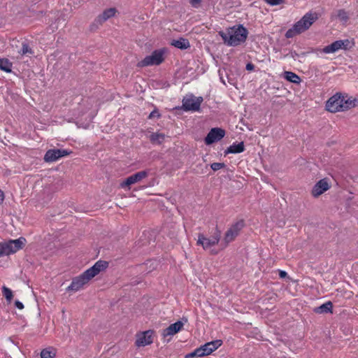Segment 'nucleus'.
Instances as JSON below:
<instances>
[{
    "mask_svg": "<svg viewBox=\"0 0 358 358\" xmlns=\"http://www.w3.org/2000/svg\"><path fill=\"white\" fill-rule=\"evenodd\" d=\"M71 153L67 150L61 149H52L46 152L44 156V161L45 162H54L61 157L68 156Z\"/></svg>",
    "mask_w": 358,
    "mask_h": 358,
    "instance_id": "f8f14e48",
    "label": "nucleus"
},
{
    "mask_svg": "<svg viewBox=\"0 0 358 358\" xmlns=\"http://www.w3.org/2000/svg\"><path fill=\"white\" fill-rule=\"evenodd\" d=\"M15 303V306H16L18 309L22 310V309H23V308H24V305L22 304V302H20V301H16Z\"/></svg>",
    "mask_w": 358,
    "mask_h": 358,
    "instance_id": "473e14b6",
    "label": "nucleus"
},
{
    "mask_svg": "<svg viewBox=\"0 0 358 358\" xmlns=\"http://www.w3.org/2000/svg\"><path fill=\"white\" fill-rule=\"evenodd\" d=\"M254 69H255V65H254L253 64H252V63H248V64H246V69H247L248 71H252V70H254Z\"/></svg>",
    "mask_w": 358,
    "mask_h": 358,
    "instance_id": "72a5a7b5",
    "label": "nucleus"
},
{
    "mask_svg": "<svg viewBox=\"0 0 358 358\" xmlns=\"http://www.w3.org/2000/svg\"><path fill=\"white\" fill-rule=\"evenodd\" d=\"M3 200V192L0 190V203Z\"/></svg>",
    "mask_w": 358,
    "mask_h": 358,
    "instance_id": "c9c22d12",
    "label": "nucleus"
},
{
    "mask_svg": "<svg viewBox=\"0 0 358 358\" xmlns=\"http://www.w3.org/2000/svg\"><path fill=\"white\" fill-rule=\"evenodd\" d=\"M12 63L7 58H0V69L9 73L12 71Z\"/></svg>",
    "mask_w": 358,
    "mask_h": 358,
    "instance_id": "5701e85b",
    "label": "nucleus"
},
{
    "mask_svg": "<svg viewBox=\"0 0 358 358\" xmlns=\"http://www.w3.org/2000/svg\"><path fill=\"white\" fill-rule=\"evenodd\" d=\"M184 326V323L181 321H178L174 324H171L167 328L163 330L162 335L164 337L173 336L179 332Z\"/></svg>",
    "mask_w": 358,
    "mask_h": 358,
    "instance_id": "f3484780",
    "label": "nucleus"
},
{
    "mask_svg": "<svg viewBox=\"0 0 358 358\" xmlns=\"http://www.w3.org/2000/svg\"><path fill=\"white\" fill-rule=\"evenodd\" d=\"M245 150V146L243 142H241L239 143H234L231 145H230L227 150H226V153H232V154H237L241 153L243 152Z\"/></svg>",
    "mask_w": 358,
    "mask_h": 358,
    "instance_id": "aec40b11",
    "label": "nucleus"
},
{
    "mask_svg": "<svg viewBox=\"0 0 358 358\" xmlns=\"http://www.w3.org/2000/svg\"><path fill=\"white\" fill-rule=\"evenodd\" d=\"M243 227L244 222L243 220H239L231 225L225 232L223 241L220 244V250L226 248L229 243L234 241Z\"/></svg>",
    "mask_w": 358,
    "mask_h": 358,
    "instance_id": "1a4fd4ad",
    "label": "nucleus"
},
{
    "mask_svg": "<svg viewBox=\"0 0 358 358\" xmlns=\"http://www.w3.org/2000/svg\"><path fill=\"white\" fill-rule=\"evenodd\" d=\"M19 53L21 55H24L27 54H32L33 51L27 43H23L22 48L19 50Z\"/></svg>",
    "mask_w": 358,
    "mask_h": 358,
    "instance_id": "cd10ccee",
    "label": "nucleus"
},
{
    "mask_svg": "<svg viewBox=\"0 0 358 358\" xmlns=\"http://www.w3.org/2000/svg\"><path fill=\"white\" fill-rule=\"evenodd\" d=\"M219 35L226 45L235 47L246 41L248 31L242 24H238L229 27L225 31H219Z\"/></svg>",
    "mask_w": 358,
    "mask_h": 358,
    "instance_id": "f03ea898",
    "label": "nucleus"
},
{
    "mask_svg": "<svg viewBox=\"0 0 358 358\" xmlns=\"http://www.w3.org/2000/svg\"><path fill=\"white\" fill-rule=\"evenodd\" d=\"M358 106V97L344 96L337 92L328 99L326 109L331 113L343 111Z\"/></svg>",
    "mask_w": 358,
    "mask_h": 358,
    "instance_id": "7ed1b4c3",
    "label": "nucleus"
},
{
    "mask_svg": "<svg viewBox=\"0 0 358 358\" xmlns=\"http://www.w3.org/2000/svg\"><path fill=\"white\" fill-rule=\"evenodd\" d=\"M117 12L115 8H110L103 10L101 15L98 17L99 21L103 22L114 16Z\"/></svg>",
    "mask_w": 358,
    "mask_h": 358,
    "instance_id": "a211bd4d",
    "label": "nucleus"
},
{
    "mask_svg": "<svg viewBox=\"0 0 358 358\" xmlns=\"http://www.w3.org/2000/svg\"><path fill=\"white\" fill-rule=\"evenodd\" d=\"M171 44L174 45L176 48L181 50L187 49L190 46L189 41L183 38H180L178 40H174Z\"/></svg>",
    "mask_w": 358,
    "mask_h": 358,
    "instance_id": "4be33fe9",
    "label": "nucleus"
},
{
    "mask_svg": "<svg viewBox=\"0 0 358 358\" xmlns=\"http://www.w3.org/2000/svg\"><path fill=\"white\" fill-rule=\"evenodd\" d=\"M317 18L318 16L316 13H307L299 21L296 22L292 28L289 29L286 31V38H293L294 36L306 31L310 27L314 22L317 20Z\"/></svg>",
    "mask_w": 358,
    "mask_h": 358,
    "instance_id": "20e7f679",
    "label": "nucleus"
},
{
    "mask_svg": "<svg viewBox=\"0 0 358 358\" xmlns=\"http://www.w3.org/2000/svg\"><path fill=\"white\" fill-rule=\"evenodd\" d=\"M224 135L225 131L224 129L221 128H213L205 138V143L206 145H210L221 140Z\"/></svg>",
    "mask_w": 358,
    "mask_h": 358,
    "instance_id": "2eb2a0df",
    "label": "nucleus"
},
{
    "mask_svg": "<svg viewBox=\"0 0 358 358\" xmlns=\"http://www.w3.org/2000/svg\"><path fill=\"white\" fill-rule=\"evenodd\" d=\"M222 344V340H215L201 345L196 348L192 352L187 354L185 358H193L194 357H204L210 355L212 352L218 349Z\"/></svg>",
    "mask_w": 358,
    "mask_h": 358,
    "instance_id": "423d86ee",
    "label": "nucleus"
},
{
    "mask_svg": "<svg viewBox=\"0 0 358 358\" xmlns=\"http://www.w3.org/2000/svg\"><path fill=\"white\" fill-rule=\"evenodd\" d=\"M285 78L293 83H299L301 82L300 77L296 75L295 73L291 71H285Z\"/></svg>",
    "mask_w": 358,
    "mask_h": 358,
    "instance_id": "b1692460",
    "label": "nucleus"
},
{
    "mask_svg": "<svg viewBox=\"0 0 358 358\" xmlns=\"http://www.w3.org/2000/svg\"><path fill=\"white\" fill-rule=\"evenodd\" d=\"M165 49L154 50L150 55L146 56L143 59L138 62L137 66L139 68L149 66H157L164 61Z\"/></svg>",
    "mask_w": 358,
    "mask_h": 358,
    "instance_id": "6e6552de",
    "label": "nucleus"
},
{
    "mask_svg": "<svg viewBox=\"0 0 358 358\" xmlns=\"http://www.w3.org/2000/svg\"><path fill=\"white\" fill-rule=\"evenodd\" d=\"M333 305L331 301H327L322 305L315 308L314 312L318 314L327 313L332 312Z\"/></svg>",
    "mask_w": 358,
    "mask_h": 358,
    "instance_id": "6ab92c4d",
    "label": "nucleus"
},
{
    "mask_svg": "<svg viewBox=\"0 0 358 358\" xmlns=\"http://www.w3.org/2000/svg\"><path fill=\"white\" fill-rule=\"evenodd\" d=\"M55 355L56 350L53 348H48L41 352V358H54Z\"/></svg>",
    "mask_w": 358,
    "mask_h": 358,
    "instance_id": "393cba45",
    "label": "nucleus"
},
{
    "mask_svg": "<svg viewBox=\"0 0 358 358\" xmlns=\"http://www.w3.org/2000/svg\"><path fill=\"white\" fill-rule=\"evenodd\" d=\"M337 17L343 22H346L349 20L348 13L344 9H339L337 11Z\"/></svg>",
    "mask_w": 358,
    "mask_h": 358,
    "instance_id": "bb28decb",
    "label": "nucleus"
},
{
    "mask_svg": "<svg viewBox=\"0 0 358 358\" xmlns=\"http://www.w3.org/2000/svg\"><path fill=\"white\" fill-rule=\"evenodd\" d=\"M331 185L327 178L320 180L313 187L311 190V195L317 198L327 192Z\"/></svg>",
    "mask_w": 358,
    "mask_h": 358,
    "instance_id": "ddd939ff",
    "label": "nucleus"
},
{
    "mask_svg": "<svg viewBox=\"0 0 358 358\" xmlns=\"http://www.w3.org/2000/svg\"><path fill=\"white\" fill-rule=\"evenodd\" d=\"M203 101L201 96H194L188 94L182 99V109L185 111H199Z\"/></svg>",
    "mask_w": 358,
    "mask_h": 358,
    "instance_id": "9d476101",
    "label": "nucleus"
},
{
    "mask_svg": "<svg viewBox=\"0 0 358 358\" xmlns=\"http://www.w3.org/2000/svg\"><path fill=\"white\" fill-rule=\"evenodd\" d=\"M149 139L153 144H161L165 139V135L162 133H152L150 135Z\"/></svg>",
    "mask_w": 358,
    "mask_h": 358,
    "instance_id": "412c9836",
    "label": "nucleus"
},
{
    "mask_svg": "<svg viewBox=\"0 0 358 358\" xmlns=\"http://www.w3.org/2000/svg\"><path fill=\"white\" fill-rule=\"evenodd\" d=\"M220 240V231H216L210 237L206 236L203 234L198 235L196 244L201 245L203 250L208 251L212 255H217L219 250H216L215 246L219 244Z\"/></svg>",
    "mask_w": 358,
    "mask_h": 358,
    "instance_id": "39448f33",
    "label": "nucleus"
},
{
    "mask_svg": "<svg viewBox=\"0 0 358 358\" xmlns=\"http://www.w3.org/2000/svg\"><path fill=\"white\" fill-rule=\"evenodd\" d=\"M202 0H189V3L193 7L197 8Z\"/></svg>",
    "mask_w": 358,
    "mask_h": 358,
    "instance_id": "2f4dec72",
    "label": "nucleus"
},
{
    "mask_svg": "<svg viewBox=\"0 0 358 358\" xmlns=\"http://www.w3.org/2000/svg\"><path fill=\"white\" fill-rule=\"evenodd\" d=\"M148 176V172L147 171H141L137 172L128 178H127L124 180L120 182V187L126 190H129L131 189V185H134L141 182L142 180Z\"/></svg>",
    "mask_w": 358,
    "mask_h": 358,
    "instance_id": "9b49d317",
    "label": "nucleus"
},
{
    "mask_svg": "<svg viewBox=\"0 0 358 358\" xmlns=\"http://www.w3.org/2000/svg\"><path fill=\"white\" fill-rule=\"evenodd\" d=\"M224 166V164H223V163H217V162L213 163L210 165V167H211V169L213 171L220 170V169H222Z\"/></svg>",
    "mask_w": 358,
    "mask_h": 358,
    "instance_id": "c756f323",
    "label": "nucleus"
},
{
    "mask_svg": "<svg viewBox=\"0 0 358 358\" xmlns=\"http://www.w3.org/2000/svg\"><path fill=\"white\" fill-rule=\"evenodd\" d=\"M2 294L6 298V301L10 303L13 296L12 290L6 286H3Z\"/></svg>",
    "mask_w": 358,
    "mask_h": 358,
    "instance_id": "a878e982",
    "label": "nucleus"
},
{
    "mask_svg": "<svg viewBox=\"0 0 358 358\" xmlns=\"http://www.w3.org/2000/svg\"><path fill=\"white\" fill-rule=\"evenodd\" d=\"M161 117V114L159 113V110L157 109H154L149 115L148 118L149 119H154L157 118L159 119Z\"/></svg>",
    "mask_w": 358,
    "mask_h": 358,
    "instance_id": "c85d7f7f",
    "label": "nucleus"
},
{
    "mask_svg": "<svg viewBox=\"0 0 358 358\" xmlns=\"http://www.w3.org/2000/svg\"><path fill=\"white\" fill-rule=\"evenodd\" d=\"M348 43H349L348 40L336 41L334 43H332L331 44L325 46L323 48V52H324L326 54H329V53L336 52L341 49H345L346 48L345 47H346V45H348Z\"/></svg>",
    "mask_w": 358,
    "mask_h": 358,
    "instance_id": "dca6fc26",
    "label": "nucleus"
},
{
    "mask_svg": "<svg viewBox=\"0 0 358 358\" xmlns=\"http://www.w3.org/2000/svg\"><path fill=\"white\" fill-rule=\"evenodd\" d=\"M283 0H267V3L271 6L279 5Z\"/></svg>",
    "mask_w": 358,
    "mask_h": 358,
    "instance_id": "7c9ffc66",
    "label": "nucleus"
},
{
    "mask_svg": "<svg viewBox=\"0 0 358 358\" xmlns=\"http://www.w3.org/2000/svg\"><path fill=\"white\" fill-rule=\"evenodd\" d=\"M287 273L286 271H279V276H280V278H284L287 277Z\"/></svg>",
    "mask_w": 358,
    "mask_h": 358,
    "instance_id": "f704fd0d",
    "label": "nucleus"
},
{
    "mask_svg": "<svg viewBox=\"0 0 358 358\" xmlns=\"http://www.w3.org/2000/svg\"><path fill=\"white\" fill-rule=\"evenodd\" d=\"M108 263L103 261L96 262L94 266L86 270L81 275L74 278L71 285L67 287V291L76 292L84 287L91 279L98 275L101 271L106 268Z\"/></svg>",
    "mask_w": 358,
    "mask_h": 358,
    "instance_id": "f257e3e1",
    "label": "nucleus"
},
{
    "mask_svg": "<svg viewBox=\"0 0 358 358\" xmlns=\"http://www.w3.org/2000/svg\"><path fill=\"white\" fill-rule=\"evenodd\" d=\"M153 332L152 331H145L136 334V345L137 347H144L150 345L153 342Z\"/></svg>",
    "mask_w": 358,
    "mask_h": 358,
    "instance_id": "4468645a",
    "label": "nucleus"
},
{
    "mask_svg": "<svg viewBox=\"0 0 358 358\" xmlns=\"http://www.w3.org/2000/svg\"><path fill=\"white\" fill-rule=\"evenodd\" d=\"M25 238L21 237L15 240L0 243V257L15 253L25 245Z\"/></svg>",
    "mask_w": 358,
    "mask_h": 358,
    "instance_id": "0eeeda50",
    "label": "nucleus"
}]
</instances>
